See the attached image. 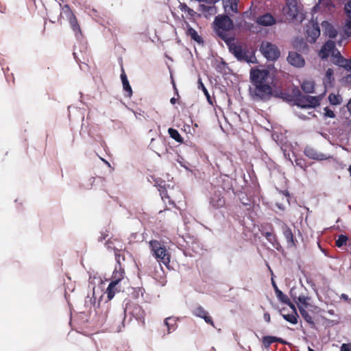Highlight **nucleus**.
<instances>
[{
	"label": "nucleus",
	"mask_w": 351,
	"mask_h": 351,
	"mask_svg": "<svg viewBox=\"0 0 351 351\" xmlns=\"http://www.w3.org/2000/svg\"><path fill=\"white\" fill-rule=\"evenodd\" d=\"M271 236V233H267V237H269Z\"/></svg>",
	"instance_id": "nucleus-51"
},
{
	"label": "nucleus",
	"mask_w": 351,
	"mask_h": 351,
	"mask_svg": "<svg viewBox=\"0 0 351 351\" xmlns=\"http://www.w3.org/2000/svg\"><path fill=\"white\" fill-rule=\"evenodd\" d=\"M275 341H282L280 339L275 337L266 336L263 338V343L265 347H269Z\"/></svg>",
	"instance_id": "nucleus-30"
},
{
	"label": "nucleus",
	"mask_w": 351,
	"mask_h": 351,
	"mask_svg": "<svg viewBox=\"0 0 351 351\" xmlns=\"http://www.w3.org/2000/svg\"><path fill=\"white\" fill-rule=\"evenodd\" d=\"M306 32L307 39L311 43H314L320 35V29L317 23L313 21H311L306 25Z\"/></svg>",
	"instance_id": "nucleus-10"
},
{
	"label": "nucleus",
	"mask_w": 351,
	"mask_h": 351,
	"mask_svg": "<svg viewBox=\"0 0 351 351\" xmlns=\"http://www.w3.org/2000/svg\"><path fill=\"white\" fill-rule=\"evenodd\" d=\"M168 133H169V136L172 138H173L176 141H177L178 143H183L182 137L180 136L178 131L176 130V129L169 128L168 130Z\"/></svg>",
	"instance_id": "nucleus-26"
},
{
	"label": "nucleus",
	"mask_w": 351,
	"mask_h": 351,
	"mask_svg": "<svg viewBox=\"0 0 351 351\" xmlns=\"http://www.w3.org/2000/svg\"><path fill=\"white\" fill-rule=\"evenodd\" d=\"M121 78L122 80L123 89L128 93V95L129 97H131V95H132V90L127 79L126 75L124 73H123L121 75Z\"/></svg>",
	"instance_id": "nucleus-23"
},
{
	"label": "nucleus",
	"mask_w": 351,
	"mask_h": 351,
	"mask_svg": "<svg viewBox=\"0 0 351 351\" xmlns=\"http://www.w3.org/2000/svg\"><path fill=\"white\" fill-rule=\"evenodd\" d=\"M131 304H129V303H127L125 304V307L124 308V312L125 313L126 311H130V307ZM141 311V308L139 306H136L134 310H132V311H129L130 313H132L134 316L135 317H140L141 314L139 313Z\"/></svg>",
	"instance_id": "nucleus-34"
},
{
	"label": "nucleus",
	"mask_w": 351,
	"mask_h": 351,
	"mask_svg": "<svg viewBox=\"0 0 351 351\" xmlns=\"http://www.w3.org/2000/svg\"><path fill=\"white\" fill-rule=\"evenodd\" d=\"M345 10L348 15V18L351 19V1L346 4Z\"/></svg>",
	"instance_id": "nucleus-40"
},
{
	"label": "nucleus",
	"mask_w": 351,
	"mask_h": 351,
	"mask_svg": "<svg viewBox=\"0 0 351 351\" xmlns=\"http://www.w3.org/2000/svg\"><path fill=\"white\" fill-rule=\"evenodd\" d=\"M68 21L69 22L71 27L72 28L73 31L75 32V36H78L79 35H80L81 30H80V27L79 23L77 22V20L75 16H74L73 17H72L71 19H70Z\"/></svg>",
	"instance_id": "nucleus-20"
},
{
	"label": "nucleus",
	"mask_w": 351,
	"mask_h": 351,
	"mask_svg": "<svg viewBox=\"0 0 351 351\" xmlns=\"http://www.w3.org/2000/svg\"><path fill=\"white\" fill-rule=\"evenodd\" d=\"M187 34L194 40H195V41H197L198 43L201 42L200 36L198 35L197 32L194 29H193L192 27H188Z\"/></svg>",
	"instance_id": "nucleus-31"
},
{
	"label": "nucleus",
	"mask_w": 351,
	"mask_h": 351,
	"mask_svg": "<svg viewBox=\"0 0 351 351\" xmlns=\"http://www.w3.org/2000/svg\"><path fill=\"white\" fill-rule=\"evenodd\" d=\"M237 26H239V27H240V26H241L240 23H239V22H237Z\"/></svg>",
	"instance_id": "nucleus-52"
},
{
	"label": "nucleus",
	"mask_w": 351,
	"mask_h": 351,
	"mask_svg": "<svg viewBox=\"0 0 351 351\" xmlns=\"http://www.w3.org/2000/svg\"><path fill=\"white\" fill-rule=\"evenodd\" d=\"M341 298H342V299H343L344 300H346V301L349 300L348 295L346 294H345V293H342L341 295Z\"/></svg>",
	"instance_id": "nucleus-46"
},
{
	"label": "nucleus",
	"mask_w": 351,
	"mask_h": 351,
	"mask_svg": "<svg viewBox=\"0 0 351 351\" xmlns=\"http://www.w3.org/2000/svg\"><path fill=\"white\" fill-rule=\"evenodd\" d=\"M272 285H273V287H274V290H275V293H276V292H277V290H280V289L278 288V287H277L276 284L275 283V282H274V280H272Z\"/></svg>",
	"instance_id": "nucleus-45"
},
{
	"label": "nucleus",
	"mask_w": 351,
	"mask_h": 351,
	"mask_svg": "<svg viewBox=\"0 0 351 351\" xmlns=\"http://www.w3.org/2000/svg\"><path fill=\"white\" fill-rule=\"evenodd\" d=\"M276 295L281 302L284 304H289V299L288 296L285 295L280 290H277Z\"/></svg>",
	"instance_id": "nucleus-33"
},
{
	"label": "nucleus",
	"mask_w": 351,
	"mask_h": 351,
	"mask_svg": "<svg viewBox=\"0 0 351 351\" xmlns=\"http://www.w3.org/2000/svg\"><path fill=\"white\" fill-rule=\"evenodd\" d=\"M322 97L323 95L317 97L310 95L302 96L297 99V105L303 108H315L319 105Z\"/></svg>",
	"instance_id": "nucleus-7"
},
{
	"label": "nucleus",
	"mask_w": 351,
	"mask_h": 351,
	"mask_svg": "<svg viewBox=\"0 0 351 351\" xmlns=\"http://www.w3.org/2000/svg\"><path fill=\"white\" fill-rule=\"evenodd\" d=\"M170 102H171V104H176V98H174V97H172V98L170 99Z\"/></svg>",
	"instance_id": "nucleus-47"
},
{
	"label": "nucleus",
	"mask_w": 351,
	"mask_h": 351,
	"mask_svg": "<svg viewBox=\"0 0 351 351\" xmlns=\"http://www.w3.org/2000/svg\"><path fill=\"white\" fill-rule=\"evenodd\" d=\"M99 282L101 283V285H103V282H101V280H99Z\"/></svg>",
	"instance_id": "nucleus-54"
},
{
	"label": "nucleus",
	"mask_w": 351,
	"mask_h": 351,
	"mask_svg": "<svg viewBox=\"0 0 351 351\" xmlns=\"http://www.w3.org/2000/svg\"><path fill=\"white\" fill-rule=\"evenodd\" d=\"M323 115L326 118H335V114L332 109L329 107H325L324 108Z\"/></svg>",
	"instance_id": "nucleus-36"
},
{
	"label": "nucleus",
	"mask_w": 351,
	"mask_h": 351,
	"mask_svg": "<svg viewBox=\"0 0 351 351\" xmlns=\"http://www.w3.org/2000/svg\"><path fill=\"white\" fill-rule=\"evenodd\" d=\"M99 294L98 289L93 288V297L96 298L97 295Z\"/></svg>",
	"instance_id": "nucleus-44"
},
{
	"label": "nucleus",
	"mask_w": 351,
	"mask_h": 351,
	"mask_svg": "<svg viewBox=\"0 0 351 351\" xmlns=\"http://www.w3.org/2000/svg\"><path fill=\"white\" fill-rule=\"evenodd\" d=\"M230 51L240 60H246L245 52L243 50L242 47L239 45H231L230 46Z\"/></svg>",
	"instance_id": "nucleus-16"
},
{
	"label": "nucleus",
	"mask_w": 351,
	"mask_h": 351,
	"mask_svg": "<svg viewBox=\"0 0 351 351\" xmlns=\"http://www.w3.org/2000/svg\"><path fill=\"white\" fill-rule=\"evenodd\" d=\"M340 351H351V343H343L341 346Z\"/></svg>",
	"instance_id": "nucleus-39"
},
{
	"label": "nucleus",
	"mask_w": 351,
	"mask_h": 351,
	"mask_svg": "<svg viewBox=\"0 0 351 351\" xmlns=\"http://www.w3.org/2000/svg\"><path fill=\"white\" fill-rule=\"evenodd\" d=\"M264 320L267 322H270V315L268 313H265L263 315Z\"/></svg>",
	"instance_id": "nucleus-42"
},
{
	"label": "nucleus",
	"mask_w": 351,
	"mask_h": 351,
	"mask_svg": "<svg viewBox=\"0 0 351 351\" xmlns=\"http://www.w3.org/2000/svg\"><path fill=\"white\" fill-rule=\"evenodd\" d=\"M332 75L333 70L332 69H328L326 71L325 77L324 78V84L326 88L331 86L332 82L333 81Z\"/></svg>",
	"instance_id": "nucleus-21"
},
{
	"label": "nucleus",
	"mask_w": 351,
	"mask_h": 351,
	"mask_svg": "<svg viewBox=\"0 0 351 351\" xmlns=\"http://www.w3.org/2000/svg\"><path fill=\"white\" fill-rule=\"evenodd\" d=\"M344 30L348 36H351V19L348 18Z\"/></svg>",
	"instance_id": "nucleus-38"
},
{
	"label": "nucleus",
	"mask_w": 351,
	"mask_h": 351,
	"mask_svg": "<svg viewBox=\"0 0 351 351\" xmlns=\"http://www.w3.org/2000/svg\"><path fill=\"white\" fill-rule=\"evenodd\" d=\"M290 308L292 309L293 312L295 313L296 312V308H295V306L292 304L290 301H289V304H287Z\"/></svg>",
	"instance_id": "nucleus-43"
},
{
	"label": "nucleus",
	"mask_w": 351,
	"mask_h": 351,
	"mask_svg": "<svg viewBox=\"0 0 351 351\" xmlns=\"http://www.w3.org/2000/svg\"><path fill=\"white\" fill-rule=\"evenodd\" d=\"M302 88L306 93H312L314 89V83L312 81L306 80L302 84Z\"/></svg>",
	"instance_id": "nucleus-27"
},
{
	"label": "nucleus",
	"mask_w": 351,
	"mask_h": 351,
	"mask_svg": "<svg viewBox=\"0 0 351 351\" xmlns=\"http://www.w3.org/2000/svg\"><path fill=\"white\" fill-rule=\"evenodd\" d=\"M342 80L344 84L351 85V73L344 76Z\"/></svg>",
	"instance_id": "nucleus-41"
},
{
	"label": "nucleus",
	"mask_w": 351,
	"mask_h": 351,
	"mask_svg": "<svg viewBox=\"0 0 351 351\" xmlns=\"http://www.w3.org/2000/svg\"><path fill=\"white\" fill-rule=\"evenodd\" d=\"M287 61L295 67H302L305 64V61L302 56L296 52H290L287 57Z\"/></svg>",
	"instance_id": "nucleus-13"
},
{
	"label": "nucleus",
	"mask_w": 351,
	"mask_h": 351,
	"mask_svg": "<svg viewBox=\"0 0 351 351\" xmlns=\"http://www.w3.org/2000/svg\"><path fill=\"white\" fill-rule=\"evenodd\" d=\"M210 204L213 207L217 208L223 206L224 201L219 195H215L210 199Z\"/></svg>",
	"instance_id": "nucleus-22"
},
{
	"label": "nucleus",
	"mask_w": 351,
	"mask_h": 351,
	"mask_svg": "<svg viewBox=\"0 0 351 351\" xmlns=\"http://www.w3.org/2000/svg\"><path fill=\"white\" fill-rule=\"evenodd\" d=\"M124 289V287L121 285H116L113 288L110 290V285L107 287L106 293H107V298L108 300H111L117 293L121 292Z\"/></svg>",
	"instance_id": "nucleus-18"
},
{
	"label": "nucleus",
	"mask_w": 351,
	"mask_h": 351,
	"mask_svg": "<svg viewBox=\"0 0 351 351\" xmlns=\"http://www.w3.org/2000/svg\"><path fill=\"white\" fill-rule=\"evenodd\" d=\"M278 225L282 229V232L285 239H286L287 245L288 247H294L296 246L297 241L294 238L293 234L291 228L284 222L279 221Z\"/></svg>",
	"instance_id": "nucleus-9"
},
{
	"label": "nucleus",
	"mask_w": 351,
	"mask_h": 351,
	"mask_svg": "<svg viewBox=\"0 0 351 351\" xmlns=\"http://www.w3.org/2000/svg\"><path fill=\"white\" fill-rule=\"evenodd\" d=\"M348 71H350L351 72V70H347Z\"/></svg>",
	"instance_id": "nucleus-55"
},
{
	"label": "nucleus",
	"mask_w": 351,
	"mask_h": 351,
	"mask_svg": "<svg viewBox=\"0 0 351 351\" xmlns=\"http://www.w3.org/2000/svg\"><path fill=\"white\" fill-rule=\"evenodd\" d=\"M290 295L295 301L301 316L308 324L314 326L315 322L310 313L318 314L321 312V308L311 302V298L310 297L304 295L298 296L296 288L295 287L291 289Z\"/></svg>",
	"instance_id": "nucleus-2"
},
{
	"label": "nucleus",
	"mask_w": 351,
	"mask_h": 351,
	"mask_svg": "<svg viewBox=\"0 0 351 351\" xmlns=\"http://www.w3.org/2000/svg\"><path fill=\"white\" fill-rule=\"evenodd\" d=\"M210 10L211 11H214L215 8H214L213 7H210Z\"/></svg>",
	"instance_id": "nucleus-49"
},
{
	"label": "nucleus",
	"mask_w": 351,
	"mask_h": 351,
	"mask_svg": "<svg viewBox=\"0 0 351 351\" xmlns=\"http://www.w3.org/2000/svg\"><path fill=\"white\" fill-rule=\"evenodd\" d=\"M319 55L322 58L330 56L331 61L334 64L342 66L346 70H351V60L345 59L341 56L340 52L335 48L333 41L326 42L321 49Z\"/></svg>",
	"instance_id": "nucleus-3"
},
{
	"label": "nucleus",
	"mask_w": 351,
	"mask_h": 351,
	"mask_svg": "<svg viewBox=\"0 0 351 351\" xmlns=\"http://www.w3.org/2000/svg\"><path fill=\"white\" fill-rule=\"evenodd\" d=\"M282 12L288 19L294 20L296 22H302L304 19L303 13L299 10L296 0H286Z\"/></svg>",
	"instance_id": "nucleus-4"
},
{
	"label": "nucleus",
	"mask_w": 351,
	"mask_h": 351,
	"mask_svg": "<svg viewBox=\"0 0 351 351\" xmlns=\"http://www.w3.org/2000/svg\"><path fill=\"white\" fill-rule=\"evenodd\" d=\"M175 319L171 317H168L165 320V324L167 327L168 333H170L171 330H173L175 329Z\"/></svg>",
	"instance_id": "nucleus-32"
},
{
	"label": "nucleus",
	"mask_w": 351,
	"mask_h": 351,
	"mask_svg": "<svg viewBox=\"0 0 351 351\" xmlns=\"http://www.w3.org/2000/svg\"><path fill=\"white\" fill-rule=\"evenodd\" d=\"M214 27L217 34L224 38L226 33L234 28V24L228 16L219 15L215 18Z\"/></svg>",
	"instance_id": "nucleus-6"
},
{
	"label": "nucleus",
	"mask_w": 351,
	"mask_h": 351,
	"mask_svg": "<svg viewBox=\"0 0 351 351\" xmlns=\"http://www.w3.org/2000/svg\"><path fill=\"white\" fill-rule=\"evenodd\" d=\"M331 0H318V2L316 5L313 8V12H317L319 10L320 7H327L329 8L331 5Z\"/></svg>",
	"instance_id": "nucleus-24"
},
{
	"label": "nucleus",
	"mask_w": 351,
	"mask_h": 351,
	"mask_svg": "<svg viewBox=\"0 0 351 351\" xmlns=\"http://www.w3.org/2000/svg\"><path fill=\"white\" fill-rule=\"evenodd\" d=\"M250 94L254 100L268 99L273 93V77L268 69H252Z\"/></svg>",
	"instance_id": "nucleus-1"
},
{
	"label": "nucleus",
	"mask_w": 351,
	"mask_h": 351,
	"mask_svg": "<svg viewBox=\"0 0 351 351\" xmlns=\"http://www.w3.org/2000/svg\"><path fill=\"white\" fill-rule=\"evenodd\" d=\"M117 284L121 285H126V280L124 278V271L121 267H119V269L116 268L113 272L112 280L110 283V289ZM109 291L110 292V290H109Z\"/></svg>",
	"instance_id": "nucleus-11"
},
{
	"label": "nucleus",
	"mask_w": 351,
	"mask_h": 351,
	"mask_svg": "<svg viewBox=\"0 0 351 351\" xmlns=\"http://www.w3.org/2000/svg\"><path fill=\"white\" fill-rule=\"evenodd\" d=\"M349 171H350V176H351V165L349 167Z\"/></svg>",
	"instance_id": "nucleus-50"
},
{
	"label": "nucleus",
	"mask_w": 351,
	"mask_h": 351,
	"mask_svg": "<svg viewBox=\"0 0 351 351\" xmlns=\"http://www.w3.org/2000/svg\"><path fill=\"white\" fill-rule=\"evenodd\" d=\"M149 247L153 255L158 259L159 262L167 265L170 262V256L167 251L165 247L158 241H151Z\"/></svg>",
	"instance_id": "nucleus-5"
},
{
	"label": "nucleus",
	"mask_w": 351,
	"mask_h": 351,
	"mask_svg": "<svg viewBox=\"0 0 351 351\" xmlns=\"http://www.w3.org/2000/svg\"><path fill=\"white\" fill-rule=\"evenodd\" d=\"M260 50L263 55L269 60H275L280 56L278 48L269 42H263Z\"/></svg>",
	"instance_id": "nucleus-8"
},
{
	"label": "nucleus",
	"mask_w": 351,
	"mask_h": 351,
	"mask_svg": "<svg viewBox=\"0 0 351 351\" xmlns=\"http://www.w3.org/2000/svg\"><path fill=\"white\" fill-rule=\"evenodd\" d=\"M198 88L202 90V91L204 92V95L207 97L208 100H209L210 99V95H209L207 89L206 88L205 86L204 85L203 82H202L201 79H199V80H198ZM208 101L210 102V101Z\"/></svg>",
	"instance_id": "nucleus-37"
},
{
	"label": "nucleus",
	"mask_w": 351,
	"mask_h": 351,
	"mask_svg": "<svg viewBox=\"0 0 351 351\" xmlns=\"http://www.w3.org/2000/svg\"><path fill=\"white\" fill-rule=\"evenodd\" d=\"M193 314L197 317L204 319L206 323L213 325V322L211 317L208 315V312L206 311L202 306L197 307L193 311Z\"/></svg>",
	"instance_id": "nucleus-17"
},
{
	"label": "nucleus",
	"mask_w": 351,
	"mask_h": 351,
	"mask_svg": "<svg viewBox=\"0 0 351 351\" xmlns=\"http://www.w3.org/2000/svg\"><path fill=\"white\" fill-rule=\"evenodd\" d=\"M322 27L324 34L330 38H334L337 36L338 29L332 23L328 21H323Z\"/></svg>",
	"instance_id": "nucleus-12"
},
{
	"label": "nucleus",
	"mask_w": 351,
	"mask_h": 351,
	"mask_svg": "<svg viewBox=\"0 0 351 351\" xmlns=\"http://www.w3.org/2000/svg\"><path fill=\"white\" fill-rule=\"evenodd\" d=\"M237 0H228L225 2L224 8L227 13L230 14L232 12H237Z\"/></svg>",
	"instance_id": "nucleus-19"
},
{
	"label": "nucleus",
	"mask_w": 351,
	"mask_h": 351,
	"mask_svg": "<svg viewBox=\"0 0 351 351\" xmlns=\"http://www.w3.org/2000/svg\"><path fill=\"white\" fill-rule=\"evenodd\" d=\"M304 154L307 157L317 160H327L330 158V156L321 152H317L316 150L311 147H306L304 150Z\"/></svg>",
	"instance_id": "nucleus-14"
},
{
	"label": "nucleus",
	"mask_w": 351,
	"mask_h": 351,
	"mask_svg": "<svg viewBox=\"0 0 351 351\" xmlns=\"http://www.w3.org/2000/svg\"><path fill=\"white\" fill-rule=\"evenodd\" d=\"M308 351H314V350L312 348H308Z\"/></svg>",
	"instance_id": "nucleus-53"
},
{
	"label": "nucleus",
	"mask_w": 351,
	"mask_h": 351,
	"mask_svg": "<svg viewBox=\"0 0 351 351\" xmlns=\"http://www.w3.org/2000/svg\"><path fill=\"white\" fill-rule=\"evenodd\" d=\"M348 237L343 234H341L338 237V239L336 241V245L338 247H341L343 245L346 244L348 241Z\"/></svg>",
	"instance_id": "nucleus-35"
},
{
	"label": "nucleus",
	"mask_w": 351,
	"mask_h": 351,
	"mask_svg": "<svg viewBox=\"0 0 351 351\" xmlns=\"http://www.w3.org/2000/svg\"><path fill=\"white\" fill-rule=\"evenodd\" d=\"M282 316L285 320L287 322L295 324L298 323V313L297 312L292 313L291 314H282Z\"/></svg>",
	"instance_id": "nucleus-28"
},
{
	"label": "nucleus",
	"mask_w": 351,
	"mask_h": 351,
	"mask_svg": "<svg viewBox=\"0 0 351 351\" xmlns=\"http://www.w3.org/2000/svg\"><path fill=\"white\" fill-rule=\"evenodd\" d=\"M256 23L263 26H270L276 23L275 19L270 14H265L256 19Z\"/></svg>",
	"instance_id": "nucleus-15"
},
{
	"label": "nucleus",
	"mask_w": 351,
	"mask_h": 351,
	"mask_svg": "<svg viewBox=\"0 0 351 351\" xmlns=\"http://www.w3.org/2000/svg\"><path fill=\"white\" fill-rule=\"evenodd\" d=\"M328 101L332 106L339 105L342 102V98L339 95L331 93L328 96Z\"/></svg>",
	"instance_id": "nucleus-25"
},
{
	"label": "nucleus",
	"mask_w": 351,
	"mask_h": 351,
	"mask_svg": "<svg viewBox=\"0 0 351 351\" xmlns=\"http://www.w3.org/2000/svg\"><path fill=\"white\" fill-rule=\"evenodd\" d=\"M193 12V11L191 9H190V8H189V9H188V12H189L190 14H192V12Z\"/></svg>",
	"instance_id": "nucleus-48"
},
{
	"label": "nucleus",
	"mask_w": 351,
	"mask_h": 351,
	"mask_svg": "<svg viewBox=\"0 0 351 351\" xmlns=\"http://www.w3.org/2000/svg\"><path fill=\"white\" fill-rule=\"evenodd\" d=\"M61 16L62 18H65L66 20H69L70 19L73 17L75 15L71 10L70 8L66 5L62 8Z\"/></svg>",
	"instance_id": "nucleus-29"
}]
</instances>
